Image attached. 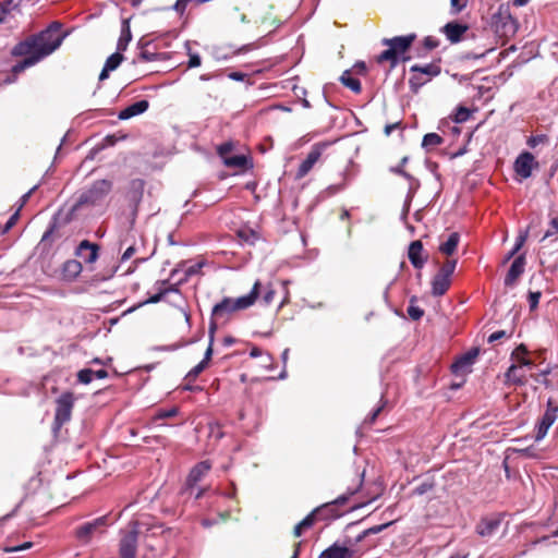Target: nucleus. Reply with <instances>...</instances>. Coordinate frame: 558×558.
<instances>
[{
	"label": "nucleus",
	"instance_id": "39",
	"mask_svg": "<svg viewBox=\"0 0 558 558\" xmlns=\"http://www.w3.org/2000/svg\"><path fill=\"white\" fill-rule=\"evenodd\" d=\"M123 56L120 52H114L107 58L105 66L112 72L121 64Z\"/></svg>",
	"mask_w": 558,
	"mask_h": 558
},
{
	"label": "nucleus",
	"instance_id": "48",
	"mask_svg": "<svg viewBox=\"0 0 558 558\" xmlns=\"http://www.w3.org/2000/svg\"><path fill=\"white\" fill-rule=\"evenodd\" d=\"M514 451L525 458H537L538 457L536 449L533 446L522 448V449H514Z\"/></svg>",
	"mask_w": 558,
	"mask_h": 558
},
{
	"label": "nucleus",
	"instance_id": "56",
	"mask_svg": "<svg viewBox=\"0 0 558 558\" xmlns=\"http://www.w3.org/2000/svg\"><path fill=\"white\" fill-rule=\"evenodd\" d=\"M191 3V0H177V2L173 5V9L180 13L183 14L186 7Z\"/></svg>",
	"mask_w": 558,
	"mask_h": 558
},
{
	"label": "nucleus",
	"instance_id": "22",
	"mask_svg": "<svg viewBox=\"0 0 558 558\" xmlns=\"http://www.w3.org/2000/svg\"><path fill=\"white\" fill-rule=\"evenodd\" d=\"M500 519L497 517L484 518L476 526L478 535L486 537L492 536L499 527Z\"/></svg>",
	"mask_w": 558,
	"mask_h": 558
},
{
	"label": "nucleus",
	"instance_id": "12",
	"mask_svg": "<svg viewBox=\"0 0 558 558\" xmlns=\"http://www.w3.org/2000/svg\"><path fill=\"white\" fill-rule=\"evenodd\" d=\"M525 265L526 258L524 253L514 257L504 280L506 287L515 286L518 279L523 275L525 270Z\"/></svg>",
	"mask_w": 558,
	"mask_h": 558
},
{
	"label": "nucleus",
	"instance_id": "10",
	"mask_svg": "<svg viewBox=\"0 0 558 558\" xmlns=\"http://www.w3.org/2000/svg\"><path fill=\"white\" fill-rule=\"evenodd\" d=\"M538 167V162L535 161L534 156L529 151L521 153L513 165L514 171L522 179H527L532 175L534 168Z\"/></svg>",
	"mask_w": 558,
	"mask_h": 558
},
{
	"label": "nucleus",
	"instance_id": "3",
	"mask_svg": "<svg viewBox=\"0 0 558 558\" xmlns=\"http://www.w3.org/2000/svg\"><path fill=\"white\" fill-rule=\"evenodd\" d=\"M262 284L257 280L248 294L238 299L223 298L211 310V316L216 318L225 317L236 311H242L251 307L260 294Z\"/></svg>",
	"mask_w": 558,
	"mask_h": 558
},
{
	"label": "nucleus",
	"instance_id": "9",
	"mask_svg": "<svg viewBox=\"0 0 558 558\" xmlns=\"http://www.w3.org/2000/svg\"><path fill=\"white\" fill-rule=\"evenodd\" d=\"M330 142H320L313 146L306 158L299 166L296 178L305 177L320 158L323 151L330 146Z\"/></svg>",
	"mask_w": 558,
	"mask_h": 558
},
{
	"label": "nucleus",
	"instance_id": "59",
	"mask_svg": "<svg viewBox=\"0 0 558 558\" xmlns=\"http://www.w3.org/2000/svg\"><path fill=\"white\" fill-rule=\"evenodd\" d=\"M510 335H508L505 330H498V331H495L493 332L489 337H488V342L489 343H493L495 341H498L505 337H509Z\"/></svg>",
	"mask_w": 558,
	"mask_h": 558
},
{
	"label": "nucleus",
	"instance_id": "4",
	"mask_svg": "<svg viewBox=\"0 0 558 558\" xmlns=\"http://www.w3.org/2000/svg\"><path fill=\"white\" fill-rule=\"evenodd\" d=\"M112 190V182L109 180H97L87 190L83 191L72 207L73 211L84 206L100 205Z\"/></svg>",
	"mask_w": 558,
	"mask_h": 558
},
{
	"label": "nucleus",
	"instance_id": "46",
	"mask_svg": "<svg viewBox=\"0 0 558 558\" xmlns=\"http://www.w3.org/2000/svg\"><path fill=\"white\" fill-rule=\"evenodd\" d=\"M179 409L177 407H172L168 410H159L155 416L156 420H165L169 417H173L178 414Z\"/></svg>",
	"mask_w": 558,
	"mask_h": 558
},
{
	"label": "nucleus",
	"instance_id": "50",
	"mask_svg": "<svg viewBox=\"0 0 558 558\" xmlns=\"http://www.w3.org/2000/svg\"><path fill=\"white\" fill-rule=\"evenodd\" d=\"M156 288L158 290L157 293H155L154 295H150L145 303L155 304V303L160 302L163 299V296L166 295V291H163L161 286H156Z\"/></svg>",
	"mask_w": 558,
	"mask_h": 558
},
{
	"label": "nucleus",
	"instance_id": "51",
	"mask_svg": "<svg viewBox=\"0 0 558 558\" xmlns=\"http://www.w3.org/2000/svg\"><path fill=\"white\" fill-rule=\"evenodd\" d=\"M390 524H391V522H388V523H384V524L374 525L372 527H368V529L364 530V535L378 534V533L383 532L385 529H387Z\"/></svg>",
	"mask_w": 558,
	"mask_h": 558
},
{
	"label": "nucleus",
	"instance_id": "52",
	"mask_svg": "<svg viewBox=\"0 0 558 558\" xmlns=\"http://www.w3.org/2000/svg\"><path fill=\"white\" fill-rule=\"evenodd\" d=\"M340 515L341 514L338 512L337 508H335L333 510H326L322 514H315V517H317L320 520L336 519L339 518Z\"/></svg>",
	"mask_w": 558,
	"mask_h": 558
},
{
	"label": "nucleus",
	"instance_id": "40",
	"mask_svg": "<svg viewBox=\"0 0 558 558\" xmlns=\"http://www.w3.org/2000/svg\"><path fill=\"white\" fill-rule=\"evenodd\" d=\"M435 487V483L433 481H425L422 482L420 485H417L413 492L412 495L422 496L426 493L430 492Z\"/></svg>",
	"mask_w": 558,
	"mask_h": 558
},
{
	"label": "nucleus",
	"instance_id": "1",
	"mask_svg": "<svg viewBox=\"0 0 558 558\" xmlns=\"http://www.w3.org/2000/svg\"><path fill=\"white\" fill-rule=\"evenodd\" d=\"M60 28L61 24L52 22L46 29L15 45L12 54L24 59L13 65L12 72L19 74L54 52L65 37L60 34Z\"/></svg>",
	"mask_w": 558,
	"mask_h": 558
},
{
	"label": "nucleus",
	"instance_id": "11",
	"mask_svg": "<svg viewBox=\"0 0 558 558\" xmlns=\"http://www.w3.org/2000/svg\"><path fill=\"white\" fill-rule=\"evenodd\" d=\"M107 524V515L99 517L94 521L86 522L75 531V537L82 543H88L92 536Z\"/></svg>",
	"mask_w": 558,
	"mask_h": 558
},
{
	"label": "nucleus",
	"instance_id": "54",
	"mask_svg": "<svg viewBox=\"0 0 558 558\" xmlns=\"http://www.w3.org/2000/svg\"><path fill=\"white\" fill-rule=\"evenodd\" d=\"M189 68H197L201 65L202 59L198 53H192L191 51H189Z\"/></svg>",
	"mask_w": 558,
	"mask_h": 558
},
{
	"label": "nucleus",
	"instance_id": "57",
	"mask_svg": "<svg viewBox=\"0 0 558 558\" xmlns=\"http://www.w3.org/2000/svg\"><path fill=\"white\" fill-rule=\"evenodd\" d=\"M215 319H216V317L211 316V319H210V323H209L208 336H209L210 344H214L215 332L217 330V323H216Z\"/></svg>",
	"mask_w": 558,
	"mask_h": 558
},
{
	"label": "nucleus",
	"instance_id": "58",
	"mask_svg": "<svg viewBox=\"0 0 558 558\" xmlns=\"http://www.w3.org/2000/svg\"><path fill=\"white\" fill-rule=\"evenodd\" d=\"M424 47L427 49V50H433L435 48L438 47V40L432 36H427L425 37L424 39Z\"/></svg>",
	"mask_w": 558,
	"mask_h": 558
},
{
	"label": "nucleus",
	"instance_id": "2",
	"mask_svg": "<svg viewBox=\"0 0 558 558\" xmlns=\"http://www.w3.org/2000/svg\"><path fill=\"white\" fill-rule=\"evenodd\" d=\"M415 38V34L384 38L381 44L384 46H388V49L384 50L380 54L377 56V62L383 63L388 61L390 62V68L393 69L398 65L400 60H409L410 58H405L403 54L410 49Z\"/></svg>",
	"mask_w": 558,
	"mask_h": 558
},
{
	"label": "nucleus",
	"instance_id": "8",
	"mask_svg": "<svg viewBox=\"0 0 558 558\" xmlns=\"http://www.w3.org/2000/svg\"><path fill=\"white\" fill-rule=\"evenodd\" d=\"M137 523L134 522L132 523L131 529L123 534L120 541L119 551L121 558H135L137 550Z\"/></svg>",
	"mask_w": 558,
	"mask_h": 558
},
{
	"label": "nucleus",
	"instance_id": "25",
	"mask_svg": "<svg viewBox=\"0 0 558 558\" xmlns=\"http://www.w3.org/2000/svg\"><path fill=\"white\" fill-rule=\"evenodd\" d=\"M82 269V264L78 260L69 259L62 267L63 278L66 280H73L81 274Z\"/></svg>",
	"mask_w": 558,
	"mask_h": 558
},
{
	"label": "nucleus",
	"instance_id": "31",
	"mask_svg": "<svg viewBox=\"0 0 558 558\" xmlns=\"http://www.w3.org/2000/svg\"><path fill=\"white\" fill-rule=\"evenodd\" d=\"M315 514H317L316 509H314L310 514H307L302 521H300L293 530L294 536L299 537L302 535L304 529H308L314 524Z\"/></svg>",
	"mask_w": 558,
	"mask_h": 558
},
{
	"label": "nucleus",
	"instance_id": "45",
	"mask_svg": "<svg viewBox=\"0 0 558 558\" xmlns=\"http://www.w3.org/2000/svg\"><path fill=\"white\" fill-rule=\"evenodd\" d=\"M232 150H233V145L230 142L223 143V144L219 145L217 148V153L223 162L227 159V157L231 156Z\"/></svg>",
	"mask_w": 558,
	"mask_h": 558
},
{
	"label": "nucleus",
	"instance_id": "27",
	"mask_svg": "<svg viewBox=\"0 0 558 558\" xmlns=\"http://www.w3.org/2000/svg\"><path fill=\"white\" fill-rule=\"evenodd\" d=\"M459 242L460 234L452 232L449 234L448 239L439 245V251L445 255L451 256L456 252Z\"/></svg>",
	"mask_w": 558,
	"mask_h": 558
},
{
	"label": "nucleus",
	"instance_id": "15",
	"mask_svg": "<svg viewBox=\"0 0 558 558\" xmlns=\"http://www.w3.org/2000/svg\"><path fill=\"white\" fill-rule=\"evenodd\" d=\"M363 478H364V472L360 475L359 483H357L356 487H354V488L349 487L348 490L344 494L340 495L335 500L326 502V504L317 507L316 508L317 514H322L326 510H333L335 508H337V506H342V505L347 504L349 498L351 496H353L355 493H357V490L362 486Z\"/></svg>",
	"mask_w": 558,
	"mask_h": 558
},
{
	"label": "nucleus",
	"instance_id": "37",
	"mask_svg": "<svg viewBox=\"0 0 558 558\" xmlns=\"http://www.w3.org/2000/svg\"><path fill=\"white\" fill-rule=\"evenodd\" d=\"M470 116L471 111L466 107L459 106L456 109L452 119L456 123H463L469 120Z\"/></svg>",
	"mask_w": 558,
	"mask_h": 558
},
{
	"label": "nucleus",
	"instance_id": "20",
	"mask_svg": "<svg viewBox=\"0 0 558 558\" xmlns=\"http://www.w3.org/2000/svg\"><path fill=\"white\" fill-rule=\"evenodd\" d=\"M148 107H149V102L146 99L138 100V101L128 106L126 108L122 109L119 112L118 118L120 120L131 119L135 116L144 113L148 109Z\"/></svg>",
	"mask_w": 558,
	"mask_h": 558
},
{
	"label": "nucleus",
	"instance_id": "7",
	"mask_svg": "<svg viewBox=\"0 0 558 558\" xmlns=\"http://www.w3.org/2000/svg\"><path fill=\"white\" fill-rule=\"evenodd\" d=\"M557 417L558 407L553 405L551 399H548L546 411L535 425V441H541L545 438Z\"/></svg>",
	"mask_w": 558,
	"mask_h": 558
},
{
	"label": "nucleus",
	"instance_id": "5",
	"mask_svg": "<svg viewBox=\"0 0 558 558\" xmlns=\"http://www.w3.org/2000/svg\"><path fill=\"white\" fill-rule=\"evenodd\" d=\"M74 405V396L72 392H63L56 401V413L53 421V430H59L63 424L71 420V413Z\"/></svg>",
	"mask_w": 558,
	"mask_h": 558
},
{
	"label": "nucleus",
	"instance_id": "53",
	"mask_svg": "<svg viewBox=\"0 0 558 558\" xmlns=\"http://www.w3.org/2000/svg\"><path fill=\"white\" fill-rule=\"evenodd\" d=\"M549 226L551 228V230H547L544 234V239H547V238H550L551 235H554V233H558V216L557 217H554L550 221H549Z\"/></svg>",
	"mask_w": 558,
	"mask_h": 558
},
{
	"label": "nucleus",
	"instance_id": "64",
	"mask_svg": "<svg viewBox=\"0 0 558 558\" xmlns=\"http://www.w3.org/2000/svg\"><path fill=\"white\" fill-rule=\"evenodd\" d=\"M134 253H135V247H134V246H132V245H131V246H129V247L124 251V253L122 254V256H121V262H126L128 259H130V258L133 256V254H134Z\"/></svg>",
	"mask_w": 558,
	"mask_h": 558
},
{
	"label": "nucleus",
	"instance_id": "47",
	"mask_svg": "<svg viewBox=\"0 0 558 558\" xmlns=\"http://www.w3.org/2000/svg\"><path fill=\"white\" fill-rule=\"evenodd\" d=\"M541 296H542V293L539 291H530L529 292L527 301H529L531 311H534L538 306Z\"/></svg>",
	"mask_w": 558,
	"mask_h": 558
},
{
	"label": "nucleus",
	"instance_id": "19",
	"mask_svg": "<svg viewBox=\"0 0 558 558\" xmlns=\"http://www.w3.org/2000/svg\"><path fill=\"white\" fill-rule=\"evenodd\" d=\"M353 555L354 550L336 542L322 551L319 558H352Z\"/></svg>",
	"mask_w": 558,
	"mask_h": 558
},
{
	"label": "nucleus",
	"instance_id": "28",
	"mask_svg": "<svg viewBox=\"0 0 558 558\" xmlns=\"http://www.w3.org/2000/svg\"><path fill=\"white\" fill-rule=\"evenodd\" d=\"M340 82L355 94H359L362 89L361 82L357 78L352 77L349 70L341 74Z\"/></svg>",
	"mask_w": 558,
	"mask_h": 558
},
{
	"label": "nucleus",
	"instance_id": "44",
	"mask_svg": "<svg viewBox=\"0 0 558 558\" xmlns=\"http://www.w3.org/2000/svg\"><path fill=\"white\" fill-rule=\"evenodd\" d=\"M275 294H276V291L274 290V288L271 287V284H267L265 288H264V293L262 295V303L264 305H270L274 301V298H275Z\"/></svg>",
	"mask_w": 558,
	"mask_h": 558
},
{
	"label": "nucleus",
	"instance_id": "30",
	"mask_svg": "<svg viewBox=\"0 0 558 558\" xmlns=\"http://www.w3.org/2000/svg\"><path fill=\"white\" fill-rule=\"evenodd\" d=\"M527 234H529L527 230L522 231V232L519 233V235L515 239V243H514L513 247H511L509 253L506 255V257L504 259V263L509 262L511 258H513L518 254V252L524 245V243H525V241L527 239Z\"/></svg>",
	"mask_w": 558,
	"mask_h": 558
},
{
	"label": "nucleus",
	"instance_id": "14",
	"mask_svg": "<svg viewBox=\"0 0 558 558\" xmlns=\"http://www.w3.org/2000/svg\"><path fill=\"white\" fill-rule=\"evenodd\" d=\"M390 171L396 174L402 175L409 182V190H408L404 208H403V213H402V218L405 219L408 216V213H409L410 203L421 184L417 179H415L412 174H410L409 172H407L402 169L390 168Z\"/></svg>",
	"mask_w": 558,
	"mask_h": 558
},
{
	"label": "nucleus",
	"instance_id": "41",
	"mask_svg": "<svg viewBox=\"0 0 558 558\" xmlns=\"http://www.w3.org/2000/svg\"><path fill=\"white\" fill-rule=\"evenodd\" d=\"M208 365L203 363L202 361L195 365L185 376V380L193 381L198 375L207 367Z\"/></svg>",
	"mask_w": 558,
	"mask_h": 558
},
{
	"label": "nucleus",
	"instance_id": "26",
	"mask_svg": "<svg viewBox=\"0 0 558 558\" xmlns=\"http://www.w3.org/2000/svg\"><path fill=\"white\" fill-rule=\"evenodd\" d=\"M410 71L412 73H420L425 76L427 82L434 77L437 76L440 73V66L436 63H428L425 65H412Z\"/></svg>",
	"mask_w": 558,
	"mask_h": 558
},
{
	"label": "nucleus",
	"instance_id": "36",
	"mask_svg": "<svg viewBox=\"0 0 558 558\" xmlns=\"http://www.w3.org/2000/svg\"><path fill=\"white\" fill-rule=\"evenodd\" d=\"M415 301V296H412L410 299V305L408 306V315L410 316L411 319L418 320L423 317L424 311L421 307L414 305Z\"/></svg>",
	"mask_w": 558,
	"mask_h": 558
},
{
	"label": "nucleus",
	"instance_id": "18",
	"mask_svg": "<svg viewBox=\"0 0 558 558\" xmlns=\"http://www.w3.org/2000/svg\"><path fill=\"white\" fill-rule=\"evenodd\" d=\"M466 31L468 26L458 22H449L442 27L444 34L452 44L459 43Z\"/></svg>",
	"mask_w": 558,
	"mask_h": 558
},
{
	"label": "nucleus",
	"instance_id": "38",
	"mask_svg": "<svg viewBox=\"0 0 558 558\" xmlns=\"http://www.w3.org/2000/svg\"><path fill=\"white\" fill-rule=\"evenodd\" d=\"M424 75L420 73H414L410 80L409 85L412 92L417 93V90L427 83V80L423 77Z\"/></svg>",
	"mask_w": 558,
	"mask_h": 558
},
{
	"label": "nucleus",
	"instance_id": "49",
	"mask_svg": "<svg viewBox=\"0 0 558 558\" xmlns=\"http://www.w3.org/2000/svg\"><path fill=\"white\" fill-rule=\"evenodd\" d=\"M156 286H161L163 291H166V295L168 293H179V288L177 284H170L168 280L157 281Z\"/></svg>",
	"mask_w": 558,
	"mask_h": 558
},
{
	"label": "nucleus",
	"instance_id": "21",
	"mask_svg": "<svg viewBox=\"0 0 558 558\" xmlns=\"http://www.w3.org/2000/svg\"><path fill=\"white\" fill-rule=\"evenodd\" d=\"M423 244L420 240L413 241L409 246L408 256L413 265L417 269H422L425 265L426 258L422 257Z\"/></svg>",
	"mask_w": 558,
	"mask_h": 558
},
{
	"label": "nucleus",
	"instance_id": "29",
	"mask_svg": "<svg viewBox=\"0 0 558 558\" xmlns=\"http://www.w3.org/2000/svg\"><path fill=\"white\" fill-rule=\"evenodd\" d=\"M506 377L509 381L517 385L525 384V374L521 371V366L511 365L506 372Z\"/></svg>",
	"mask_w": 558,
	"mask_h": 558
},
{
	"label": "nucleus",
	"instance_id": "32",
	"mask_svg": "<svg viewBox=\"0 0 558 558\" xmlns=\"http://www.w3.org/2000/svg\"><path fill=\"white\" fill-rule=\"evenodd\" d=\"M444 142L442 137L437 133H427L424 135L422 141V147L426 150H429L436 146L441 145Z\"/></svg>",
	"mask_w": 558,
	"mask_h": 558
},
{
	"label": "nucleus",
	"instance_id": "33",
	"mask_svg": "<svg viewBox=\"0 0 558 558\" xmlns=\"http://www.w3.org/2000/svg\"><path fill=\"white\" fill-rule=\"evenodd\" d=\"M132 39V34H131V29H130V26L128 24L126 21L123 22V26H122V31H121V36L118 40V44H117V49L118 50H125L129 43L131 41Z\"/></svg>",
	"mask_w": 558,
	"mask_h": 558
},
{
	"label": "nucleus",
	"instance_id": "23",
	"mask_svg": "<svg viewBox=\"0 0 558 558\" xmlns=\"http://www.w3.org/2000/svg\"><path fill=\"white\" fill-rule=\"evenodd\" d=\"M450 287V278L437 272L432 281V294L434 296L444 295Z\"/></svg>",
	"mask_w": 558,
	"mask_h": 558
},
{
	"label": "nucleus",
	"instance_id": "34",
	"mask_svg": "<svg viewBox=\"0 0 558 558\" xmlns=\"http://www.w3.org/2000/svg\"><path fill=\"white\" fill-rule=\"evenodd\" d=\"M223 163L230 168H244L247 163V158L244 155H231L227 157Z\"/></svg>",
	"mask_w": 558,
	"mask_h": 558
},
{
	"label": "nucleus",
	"instance_id": "61",
	"mask_svg": "<svg viewBox=\"0 0 558 558\" xmlns=\"http://www.w3.org/2000/svg\"><path fill=\"white\" fill-rule=\"evenodd\" d=\"M19 211L20 208L9 218L3 228V233L8 232L15 225L16 220L19 219Z\"/></svg>",
	"mask_w": 558,
	"mask_h": 558
},
{
	"label": "nucleus",
	"instance_id": "43",
	"mask_svg": "<svg viewBox=\"0 0 558 558\" xmlns=\"http://www.w3.org/2000/svg\"><path fill=\"white\" fill-rule=\"evenodd\" d=\"M457 266L456 259H448L438 270L439 274L450 278Z\"/></svg>",
	"mask_w": 558,
	"mask_h": 558
},
{
	"label": "nucleus",
	"instance_id": "63",
	"mask_svg": "<svg viewBox=\"0 0 558 558\" xmlns=\"http://www.w3.org/2000/svg\"><path fill=\"white\" fill-rule=\"evenodd\" d=\"M201 267H202V264H195V265L187 267L185 270L186 277H192V276L196 275L198 272V270L201 269Z\"/></svg>",
	"mask_w": 558,
	"mask_h": 558
},
{
	"label": "nucleus",
	"instance_id": "6",
	"mask_svg": "<svg viewBox=\"0 0 558 558\" xmlns=\"http://www.w3.org/2000/svg\"><path fill=\"white\" fill-rule=\"evenodd\" d=\"M144 187H145V182L142 179H134L129 183L126 197H128V201L131 206V218H130L131 228L134 226L136 217H137L138 206L142 202L143 194H144Z\"/></svg>",
	"mask_w": 558,
	"mask_h": 558
},
{
	"label": "nucleus",
	"instance_id": "17",
	"mask_svg": "<svg viewBox=\"0 0 558 558\" xmlns=\"http://www.w3.org/2000/svg\"><path fill=\"white\" fill-rule=\"evenodd\" d=\"M478 355L477 349H472L471 351L461 355L451 366V369L454 374H464L470 372V367L475 362Z\"/></svg>",
	"mask_w": 558,
	"mask_h": 558
},
{
	"label": "nucleus",
	"instance_id": "62",
	"mask_svg": "<svg viewBox=\"0 0 558 558\" xmlns=\"http://www.w3.org/2000/svg\"><path fill=\"white\" fill-rule=\"evenodd\" d=\"M547 137L545 135H536L531 136L527 141L529 146L536 147L538 144L543 143Z\"/></svg>",
	"mask_w": 558,
	"mask_h": 558
},
{
	"label": "nucleus",
	"instance_id": "35",
	"mask_svg": "<svg viewBox=\"0 0 558 558\" xmlns=\"http://www.w3.org/2000/svg\"><path fill=\"white\" fill-rule=\"evenodd\" d=\"M21 1L22 0H4L0 2V23L3 21L5 14L19 8Z\"/></svg>",
	"mask_w": 558,
	"mask_h": 558
},
{
	"label": "nucleus",
	"instance_id": "55",
	"mask_svg": "<svg viewBox=\"0 0 558 558\" xmlns=\"http://www.w3.org/2000/svg\"><path fill=\"white\" fill-rule=\"evenodd\" d=\"M465 5L466 3H462L460 0H450L451 12L453 14L460 13L465 8Z\"/></svg>",
	"mask_w": 558,
	"mask_h": 558
},
{
	"label": "nucleus",
	"instance_id": "24",
	"mask_svg": "<svg viewBox=\"0 0 558 558\" xmlns=\"http://www.w3.org/2000/svg\"><path fill=\"white\" fill-rule=\"evenodd\" d=\"M107 376L108 373L105 369L93 371L90 368H83L77 373V380L81 384L87 385L92 383L94 378L104 379Z\"/></svg>",
	"mask_w": 558,
	"mask_h": 558
},
{
	"label": "nucleus",
	"instance_id": "42",
	"mask_svg": "<svg viewBox=\"0 0 558 558\" xmlns=\"http://www.w3.org/2000/svg\"><path fill=\"white\" fill-rule=\"evenodd\" d=\"M386 403L387 401L384 400V396H381L380 404L367 415V417L365 418V423L373 424L376 421L377 416L386 407Z\"/></svg>",
	"mask_w": 558,
	"mask_h": 558
},
{
	"label": "nucleus",
	"instance_id": "60",
	"mask_svg": "<svg viewBox=\"0 0 558 558\" xmlns=\"http://www.w3.org/2000/svg\"><path fill=\"white\" fill-rule=\"evenodd\" d=\"M38 189V184L34 185L28 192H26L22 197L20 198V209L28 202L33 193Z\"/></svg>",
	"mask_w": 558,
	"mask_h": 558
},
{
	"label": "nucleus",
	"instance_id": "13",
	"mask_svg": "<svg viewBox=\"0 0 558 558\" xmlns=\"http://www.w3.org/2000/svg\"><path fill=\"white\" fill-rule=\"evenodd\" d=\"M210 468L211 464L208 460L201 461L197 464H195L186 477L184 490H190L192 494L196 484L207 474Z\"/></svg>",
	"mask_w": 558,
	"mask_h": 558
},
{
	"label": "nucleus",
	"instance_id": "16",
	"mask_svg": "<svg viewBox=\"0 0 558 558\" xmlns=\"http://www.w3.org/2000/svg\"><path fill=\"white\" fill-rule=\"evenodd\" d=\"M99 246L95 243H90L87 240H83L76 247V255L87 264H93L98 258Z\"/></svg>",
	"mask_w": 558,
	"mask_h": 558
}]
</instances>
